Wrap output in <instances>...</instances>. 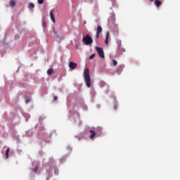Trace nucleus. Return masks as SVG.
Wrapping results in <instances>:
<instances>
[{"instance_id": "1", "label": "nucleus", "mask_w": 180, "mask_h": 180, "mask_svg": "<svg viewBox=\"0 0 180 180\" xmlns=\"http://www.w3.org/2000/svg\"><path fill=\"white\" fill-rule=\"evenodd\" d=\"M83 75L87 88H91V75H89V69L86 68L84 70Z\"/></svg>"}, {"instance_id": "2", "label": "nucleus", "mask_w": 180, "mask_h": 180, "mask_svg": "<svg viewBox=\"0 0 180 180\" xmlns=\"http://www.w3.org/2000/svg\"><path fill=\"white\" fill-rule=\"evenodd\" d=\"M82 41L86 46H89V44H92V43H94V39H92V37H91L89 34H86L85 37H83Z\"/></svg>"}, {"instance_id": "3", "label": "nucleus", "mask_w": 180, "mask_h": 180, "mask_svg": "<svg viewBox=\"0 0 180 180\" xmlns=\"http://www.w3.org/2000/svg\"><path fill=\"white\" fill-rule=\"evenodd\" d=\"M96 50L98 51V56L101 57V58H105V53H103V49L97 46L96 47Z\"/></svg>"}, {"instance_id": "4", "label": "nucleus", "mask_w": 180, "mask_h": 180, "mask_svg": "<svg viewBox=\"0 0 180 180\" xmlns=\"http://www.w3.org/2000/svg\"><path fill=\"white\" fill-rule=\"evenodd\" d=\"M101 33H102V27L98 25L96 29V39H99V34H101Z\"/></svg>"}, {"instance_id": "5", "label": "nucleus", "mask_w": 180, "mask_h": 180, "mask_svg": "<svg viewBox=\"0 0 180 180\" xmlns=\"http://www.w3.org/2000/svg\"><path fill=\"white\" fill-rule=\"evenodd\" d=\"M124 51H126V49H124V48H122V45H120L117 49V53L118 54H123V53H124Z\"/></svg>"}, {"instance_id": "6", "label": "nucleus", "mask_w": 180, "mask_h": 180, "mask_svg": "<svg viewBox=\"0 0 180 180\" xmlns=\"http://www.w3.org/2000/svg\"><path fill=\"white\" fill-rule=\"evenodd\" d=\"M77 63H74V62H70L69 63V68L72 70H75L77 68Z\"/></svg>"}, {"instance_id": "7", "label": "nucleus", "mask_w": 180, "mask_h": 180, "mask_svg": "<svg viewBox=\"0 0 180 180\" xmlns=\"http://www.w3.org/2000/svg\"><path fill=\"white\" fill-rule=\"evenodd\" d=\"M50 18H51L53 23H56V18H54V14L53 13V11H50Z\"/></svg>"}, {"instance_id": "8", "label": "nucleus", "mask_w": 180, "mask_h": 180, "mask_svg": "<svg viewBox=\"0 0 180 180\" xmlns=\"http://www.w3.org/2000/svg\"><path fill=\"white\" fill-rule=\"evenodd\" d=\"M89 133H90V139H94V137H95V136H96V132H95V131H94V130H92V129H91L90 131H89Z\"/></svg>"}, {"instance_id": "9", "label": "nucleus", "mask_w": 180, "mask_h": 180, "mask_svg": "<svg viewBox=\"0 0 180 180\" xmlns=\"http://www.w3.org/2000/svg\"><path fill=\"white\" fill-rule=\"evenodd\" d=\"M162 4V2H161L160 0L155 1V5L157 6V8H160V6H161Z\"/></svg>"}, {"instance_id": "10", "label": "nucleus", "mask_w": 180, "mask_h": 180, "mask_svg": "<svg viewBox=\"0 0 180 180\" xmlns=\"http://www.w3.org/2000/svg\"><path fill=\"white\" fill-rule=\"evenodd\" d=\"M109 34H110L109 32H107V34H106V39H105V44H108V43Z\"/></svg>"}, {"instance_id": "11", "label": "nucleus", "mask_w": 180, "mask_h": 180, "mask_svg": "<svg viewBox=\"0 0 180 180\" xmlns=\"http://www.w3.org/2000/svg\"><path fill=\"white\" fill-rule=\"evenodd\" d=\"M9 151H11V148H8L6 150V158H9Z\"/></svg>"}, {"instance_id": "12", "label": "nucleus", "mask_w": 180, "mask_h": 180, "mask_svg": "<svg viewBox=\"0 0 180 180\" xmlns=\"http://www.w3.org/2000/svg\"><path fill=\"white\" fill-rule=\"evenodd\" d=\"M53 72H54V71H53V69H51V68H49V69L47 70V74H48V75H51V74H53Z\"/></svg>"}, {"instance_id": "13", "label": "nucleus", "mask_w": 180, "mask_h": 180, "mask_svg": "<svg viewBox=\"0 0 180 180\" xmlns=\"http://www.w3.org/2000/svg\"><path fill=\"white\" fill-rule=\"evenodd\" d=\"M28 8H29L30 9H33V8H34V4H33V3H30V4H29V6H28Z\"/></svg>"}, {"instance_id": "14", "label": "nucleus", "mask_w": 180, "mask_h": 180, "mask_svg": "<svg viewBox=\"0 0 180 180\" xmlns=\"http://www.w3.org/2000/svg\"><path fill=\"white\" fill-rule=\"evenodd\" d=\"M10 5H11V6H12L13 8V6H15V5H16V3L15 2V1L12 0L10 2Z\"/></svg>"}, {"instance_id": "15", "label": "nucleus", "mask_w": 180, "mask_h": 180, "mask_svg": "<svg viewBox=\"0 0 180 180\" xmlns=\"http://www.w3.org/2000/svg\"><path fill=\"white\" fill-rule=\"evenodd\" d=\"M38 169H39V167L36 166L34 168L32 169V172H37Z\"/></svg>"}, {"instance_id": "16", "label": "nucleus", "mask_w": 180, "mask_h": 180, "mask_svg": "<svg viewBox=\"0 0 180 180\" xmlns=\"http://www.w3.org/2000/svg\"><path fill=\"white\" fill-rule=\"evenodd\" d=\"M38 4L39 5H43V4H44V0H38Z\"/></svg>"}, {"instance_id": "17", "label": "nucleus", "mask_w": 180, "mask_h": 180, "mask_svg": "<svg viewBox=\"0 0 180 180\" xmlns=\"http://www.w3.org/2000/svg\"><path fill=\"white\" fill-rule=\"evenodd\" d=\"M112 64H113V65H117V60H112Z\"/></svg>"}, {"instance_id": "18", "label": "nucleus", "mask_w": 180, "mask_h": 180, "mask_svg": "<svg viewBox=\"0 0 180 180\" xmlns=\"http://www.w3.org/2000/svg\"><path fill=\"white\" fill-rule=\"evenodd\" d=\"M90 60H92L93 58H95V53H93L89 57Z\"/></svg>"}, {"instance_id": "19", "label": "nucleus", "mask_w": 180, "mask_h": 180, "mask_svg": "<svg viewBox=\"0 0 180 180\" xmlns=\"http://www.w3.org/2000/svg\"><path fill=\"white\" fill-rule=\"evenodd\" d=\"M57 99H58V98L56 96H55L53 97V101H57Z\"/></svg>"}, {"instance_id": "20", "label": "nucleus", "mask_w": 180, "mask_h": 180, "mask_svg": "<svg viewBox=\"0 0 180 180\" xmlns=\"http://www.w3.org/2000/svg\"><path fill=\"white\" fill-rule=\"evenodd\" d=\"M29 102H30V98H28V99H27V100L25 101V103H29Z\"/></svg>"}, {"instance_id": "21", "label": "nucleus", "mask_w": 180, "mask_h": 180, "mask_svg": "<svg viewBox=\"0 0 180 180\" xmlns=\"http://www.w3.org/2000/svg\"><path fill=\"white\" fill-rule=\"evenodd\" d=\"M114 109H115V110H116V109H117V105H114Z\"/></svg>"}, {"instance_id": "22", "label": "nucleus", "mask_w": 180, "mask_h": 180, "mask_svg": "<svg viewBox=\"0 0 180 180\" xmlns=\"http://www.w3.org/2000/svg\"><path fill=\"white\" fill-rule=\"evenodd\" d=\"M150 2H154V0H150Z\"/></svg>"}, {"instance_id": "23", "label": "nucleus", "mask_w": 180, "mask_h": 180, "mask_svg": "<svg viewBox=\"0 0 180 180\" xmlns=\"http://www.w3.org/2000/svg\"><path fill=\"white\" fill-rule=\"evenodd\" d=\"M44 26L46 27V22H44Z\"/></svg>"}, {"instance_id": "24", "label": "nucleus", "mask_w": 180, "mask_h": 180, "mask_svg": "<svg viewBox=\"0 0 180 180\" xmlns=\"http://www.w3.org/2000/svg\"><path fill=\"white\" fill-rule=\"evenodd\" d=\"M46 180H49V179H47Z\"/></svg>"}]
</instances>
